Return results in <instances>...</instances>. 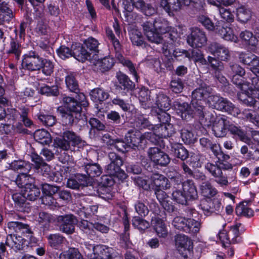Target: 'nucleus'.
Masks as SVG:
<instances>
[{
    "mask_svg": "<svg viewBox=\"0 0 259 259\" xmlns=\"http://www.w3.org/2000/svg\"><path fill=\"white\" fill-rule=\"evenodd\" d=\"M154 134L152 132L145 133L142 134L139 131H135L128 133L126 139L128 147L133 149H143L147 144V141L153 143H155Z\"/></svg>",
    "mask_w": 259,
    "mask_h": 259,
    "instance_id": "f257e3e1",
    "label": "nucleus"
},
{
    "mask_svg": "<svg viewBox=\"0 0 259 259\" xmlns=\"http://www.w3.org/2000/svg\"><path fill=\"white\" fill-rule=\"evenodd\" d=\"M212 88L205 83L201 84L200 86L195 89L192 94L191 105L194 110L203 108L205 104V99L208 98L212 93Z\"/></svg>",
    "mask_w": 259,
    "mask_h": 259,
    "instance_id": "f03ea898",
    "label": "nucleus"
},
{
    "mask_svg": "<svg viewBox=\"0 0 259 259\" xmlns=\"http://www.w3.org/2000/svg\"><path fill=\"white\" fill-rule=\"evenodd\" d=\"M108 157L110 163L107 165L106 168V172L109 175L116 177L120 180L125 179L126 175L120 168L123 164L121 158L114 152H110Z\"/></svg>",
    "mask_w": 259,
    "mask_h": 259,
    "instance_id": "7ed1b4c3",
    "label": "nucleus"
},
{
    "mask_svg": "<svg viewBox=\"0 0 259 259\" xmlns=\"http://www.w3.org/2000/svg\"><path fill=\"white\" fill-rule=\"evenodd\" d=\"M209 102L214 108L228 112L234 116L241 114L239 108L235 107L227 99L221 97L217 95L209 97Z\"/></svg>",
    "mask_w": 259,
    "mask_h": 259,
    "instance_id": "20e7f679",
    "label": "nucleus"
},
{
    "mask_svg": "<svg viewBox=\"0 0 259 259\" xmlns=\"http://www.w3.org/2000/svg\"><path fill=\"white\" fill-rule=\"evenodd\" d=\"M42 62V58L36 52L30 51L23 56L22 64L28 70L37 71L41 69Z\"/></svg>",
    "mask_w": 259,
    "mask_h": 259,
    "instance_id": "39448f33",
    "label": "nucleus"
},
{
    "mask_svg": "<svg viewBox=\"0 0 259 259\" xmlns=\"http://www.w3.org/2000/svg\"><path fill=\"white\" fill-rule=\"evenodd\" d=\"M187 41L192 47L202 48L206 44L207 37L202 30L195 27L192 29L191 33L187 36Z\"/></svg>",
    "mask_w": 259,
    "mask_h": 259,
    "instance_id": "423d86ee",
    "label": "nucleus"
},
{
    "mask_svg": "<svg viewBox=\"0 0 259 259\" xmlns=\"http://www.w3.org/2000/svg\"><path fill=\"white\" fill-rule=\"evenodd\" d=\"M148 158L155 164L166 166L170 162L168 155L158 147H151L147 151Z\"/></svg>",
    "mask_w": 259,
    "mask_h": 259,
    "instance_id": "0eeeda50",
    "label": "nucleus"
},
{
    "mask_svg": "<svg viewBox=\"0 0 259 259\" xmlns=\"http://www.w3.org/2000/svg\"><path fill=\"white\" fill-rule=\"evenodd\" d=\"M111 42H112L115 51V57L116 59L120 63L123 64L124 66H126L128 68L131 74H132L134 77L135 80L136 81H138V76L133 64L130 60L125 59L120 53L121 50V45L119 40L115 38L111 40Z\"/></svg>",
    "mask_w": 259,
    "mask_h": 259,
    "instance_id": "6e6552de",
    "label": "nucleus"
},
{
    "mask_svg": "<svg viewBox=\"0 0 259 259\" xmlns=\"http://www.w3.org/2000/svg\"><path fill=\"white\" fill-rule=\"evenodd\" d=\"M56 220L60 224V229L62 232L68 234L74 232L77 220L73 214L58 215Z\"/></svg>",
    "mask_w": 259,
    "mask_h": 259,
    "instance_id": "1a4fd4ad",
    "label": "nucleus"
},
{
    "mask_svg": "<svg viewBox=\"0 0 259 259\" xmlns=\"http://www.w3.org/2000/svg\"><path fill=\"white\" fill-rule=\"evenodd\" d=\"M208 51L221 61H227L230 58L229 49L217 42H211L208 47Z\"/></svg>",
    "mask_w": 259,
    "mask_h": 259,
    "instance_id": "9d476101",
    "label": "nucleus"
},
{
    "mask_svg": "<svg viewBox=\"0 0 259 259\" xmlns=\"http://www.w3.org/2000/svg\"><path fill=\"white\" fill-rule=\"evenodd\" d=\"M155 26V20L152 22L147 21L143 24V31L149 41L159 44L162 42V38L159 33H156Z\"/></svg>",
    "mask_w": 259,
    "mask_h": 259,
    "instance_id": "9b49d317",
    "label": "nucleus"
},
{
    "mask_svg": "<svg viewBox=\"0 0 259 259\" xmlns=\"http://www.w3.org/2000/svg\"><path fill=\"white\" fill-rule=\"evenodd\" d=\"M155 143L159 138H166L175 133V129L172 124H155L153 129Z\"/></svg>",
    "mask_w": 259,
    "mask_h": 259,
    "instance_id": "f8f14e48",
    "label": "nucleus"
},
{
    "mask_svg": "<svg viewBox=\"0 0 259 259\" xmlns=\"http://www.w3.org/2000/svg\"><path fill=\"white\" fill-rule=\"evenodd\" d=\"M194 115L197 116L200 122L204 126H209L214 124L219 116H216L211 113L208 112L205 107L194 110Z\"/></svg>",
    "mask_w": 259,
    "mask_h": 259,
    "instance_id": "ddd939ff",
    "label": "nucleus"
},
{
    "mask_svg": "<svg viewBox=\"0 0 259 259\" xmlns=\"http://www.w3.org/2000/svg\"><path fill=\"white\" fill-rule=\"evenodd\" d=\"M229 120L225 116H219L214 124H212V131L217 137H225L227 134V126Z\"/></svg>",
    "mask_w": 259,
    "mask_h": 259,
    "instance_id": "4468645a",
    "label": "nucleus"
},
{
    "mask_svg": "<svg viewBox=\"0 0 259 259\" xmlns=\"http://www.w3.org/2000/svg\"><path fill=\"white\" fill-rule=\"evenodd\" d=\"M221 206V204L218 200L207 199H202L199 204L200 208L206 215L219 211Z\"/></svg>",
    "mask_w": 259,
    "mask_h": 259,
    "instance_id": "2eb2a0df",
    "label": "nucleus"
},
{
    "mask_svg": "<svg viewBox=\"0 0 259 259\" xmlns=\"http://www.w3.org/2000/svg\"><path fill=\"white\" fill-rule=\"evenodd\" d=\"M182 188L188 201H194L198 199V192L193 181L187 180L183 182Z\"/></svg>",
    "mask_w": 259,
    "mask_h": 259,
    "instance_id": "dca6fc26",
    "label": "nucleus"
},
{
    "mask_svg": "<svg viewBox=\"0 0 259 259\" xmlns=\"http://www.w3.org/2000/svg\"><path fill=\"white\" fill-rule=\"evenodd\" d=\"M28 242L22 236L18 235L9 234L6 239V244L15 250L23 249L25 243Z\"/></svg>",
    "mask_w": 259,
    "mask_h": 259,
    "instance_id": "f3484780",
    "label": "nucleus"
},
{
    "mask_svg": "<svg viewBox=\"0 0 259 259\" xmlns=\"http://www.w3.org/2000/svg\"><path fill=\"white\" fill-rule=\"evenodd\" d=\"M176 246L179 251L188 250L193 249V242L190 238L184 234H178L175 236Z\"/></svg>",
    "mask_w": 259,
    "mask_h": 259,
    "instance_id": "a211bd4d",
    "label": "nucleus"
},
{
    "mask_svg": "<svg viewBox=\"0 0 259 259\" xmlns=\"http://www.w3.org/2000/svg\"><path fill=\"white\" fill-rule=\"evenodd\" d=\"M222 23L218 21V24H217L216 32L226 40L236 42L237 37L234 34L232 29L229 27L222 26Z\"/></svg>",
    "mask_w": 259,
    "mask_h": 259,
    "instance_id": "6ab92c4d",
    "label": "nucleus"
},
{
    "mask_svg": "<svg viewBox=\"0 0 259 259\" xmlns=\"http://www.w3.org/2000/svg\"><path fill=\"white\" fill-rule=\"evenodd\" d=\"M87 182L88 179L85 175L77 174L68 179L66 186L72 189H78L80 187L87 185Z\"/></svg>",
    "mask_w": 259,
    "mask_h": 259,
    "instance_id": "aec40b11",
    "label": "nucleus"
},
{
    "mask_svg": "<svg viewBox=\"0 0 259 259\" xmlns=\"http://www.w3.org/2000/svg\"><path fill=\"white\" fill-rule=\"evenodd\" d=\"M244 75H231L230 77L231 78V81L233 84L236 85L242 91H245L247 89H249L250 90H256L254 88H251V84L250 83V80H247V79L249 80L247 76L246 77H244Z\"/></svg>",
    "mask_w": 259,
    "mask_h": 259,
    "instance_id": "412c9836",
    "label": "nucleus"
},
{
    "mask_svg": "<svg viewBox=\"0 0 259 259\" xmlns=\"http://www.w3.org/2000/svg\"><path fill=\"white\" fill-rule=\"evenodd\" d=\"M175 107L177 113L180 115L181 118L183 119H187L188 117L194 114V108L191 109V106L186 102L180 103L176 102Z\"/></svg>",
    "mask_w": 259,
    "mask_h": 259,
    "instance_id": "4be33fe9",
    "label": "nucleus"
},
{
    "mask_svg": "<svg viewBox=\"0 0 259 259\" xmlns=\"http://www.w3.org/2000/svg\"><path fill=\"white\" fill-rule=\"evenodd\" d=\"M152 184L155 189H167L170 186L168 180L164 176L158 174H153L151 177Z\"/></svg>",
    "mask_w": 259,
    "mask_h": 259,
    "instance_id": "5701e85b",
    "label": "nucleus"
},
{
    "mask_svg": "<svg viewBox=\"0 0 259 259\" xmlns=\"http://www.w3.org/2000/svg\"><path fill=\"white\" fill-rule=\"evenodd\" d=\"M155 104L158 110H168L171 106V101L169 98L162 92L156 94L155 100Z\"/></svg>",
    "mask_w": 259,
    "mask_h": 259,
    "instance_id": "b1692460",
    "label": "nucleus"
},
{
    "mask_svg": "<svg viewBox=\"0 0 259 259\" xmlns=\"http://www.w3.org/2000/svg\"><path fill=\"white\" fill-rule=\"evenodd\" d=\"M62 102L64 107L68 110V111L79 114L81 111V107L77 102V99L68 96H64L62 98Z\"/></svg>",
    "mask_w": 259,
    "mask_h": 259,
    "instance_id": "393cba45",
    "label": "nucleus"
},
{
    "mask_svg": "<svg viewBox=\"0 0 259 259\" xmlns=\"http://www.w3.org/2000/svg\"><path fill=\"white\" fill-rule=\"evenodd\" d=\"M62 137L72 146H77L79 148L84 145V142L72 131H65L63 134Z\"/></svg>",
    "mask_w": 259,
    "mask_h": 259,
    "instance_id": "a878e982",
    "label": "nucleus"
},
{
    "mask_svg": "<svg viewBox=\"0 0 259 259\" xmlns=\"http://www.w3.org/2000/svg\"><path fill=\"white\" fill-rule=\"evenodd\" d=\"M154 229L159 237L165 238L167 236L168 231L163 221L159 218L155 217L152 220Z\"/></svg>",
    "mask_w": 259,
    "mask_h": 259,
    "instance_id": "bb28decb",
    "label": "nucleus"
},
{
    "mask_svg": "<svg viewBox=\"0 0 259 259\" xmlns=\"http://www.w3.org/2000/svg\"><path fill=\"white\" fill-rule=\"evenodd\" d=\"M9 1L6 3H0V24L8 23L13 18L12 11L8 7Z\"/></svg>",
    "mask_w": 259,
    "mask_h": 259,
    "instance_id": "cd10ccee",
    "label": "nucleus"
},
{
    "mask_svg": "<svg viewBox=\"0 0 259 259\" xmlns=\"http://www.w3.org/2000/svg\"><path fill=\"white\" fill-rule=\"evenodd\" d=\"M116 77L121 89L126 91L134 89L135 86L134 83L125 74L119 71L117 72Z\"/></svg>",
    "mask_w": 259,
    "mask_h": 259,
    "instance_id": "c85d7f7f",
    "label": "nucleus"
},
{
    "mask_svg": "<svg viewBox=\"0 0 259 259\" xmlns=\"http://www.w3.org/2000/svg\"><path fill=\"white\" fill-rule=\"evenodd\" d=\"M244 231L243 225L239 223H237L231 227L229 233L232 243H237L241 241V239L239 237V235L240 232H243Z\"/></svg>",
    "mask_w": 259,
    "mask_h": 259,
    "instance_id": "c756f323",
    "label": "nucleus"
},
{
    "mask_svg": "<svg viewBox=\"0 0 259 259\" xmlns=\"http://www.w3.org/2000/svg\"><path fill=\"white\" fill-rule=\"evenodd\" d=\"M34 138L36 141L42 145H49L52 142L50 134L44 129L36 130L34 133Z\"/></svg>",
    "mask_w": 259,
    "mask_h": 259,
    "instance_id": "7c9ffc66",
    "label": "nucleus"
},
{
    "mask_svg": "<svg viewBox=\"0 0 259 259\" xmlns=\"http://www.w3.org/2000/svg\"><path fill=\"white\" fill-rule=\"evenodd\" d=\"M27 172H21L18 175L15 183L17 186L23 188L28 187V186L34 183V179L30 175H27Z\"/></svg>",
    "mask_w": 259,
    "mask_h": 259,
    "instance_id": "2f4dec72",
    "label": "nucleus"
},
{
    "mask_svg": "<svg viewBox=\"0 0 259 259\" xmlns=\"http://www.w3.org/2000/svg\"><path fill=\"white\" fill-rule=\"evenodd\" d=\"M200 190L204 197L208 198L214 197L218 193L217 190L209 181L202 182L200 185Z\"/></svg>",
    "mask_w": 259,
    "mask_h": 259,
    "instance_id": "473e14b6",
    "label": "nucleus"
},
{
    "mask_svg": "<svg viewBox=\"0 0 259 259\" xmlns=\"http://www.w3.org/2000/svg\"><path fill=\"white\" fill-rule=\"evenodd\" d=\"M160 5L169 15L181 9L180 0H161Z\"/></svg>",
    "mask_w": 259,
    "mask_h": 259,
    "instance_id": "72a5a7b5",
    "label": "nucleus"
},
{
    "mask_svg": "<svg viewBox=\"0 0 259 259\" xmlns=\"http://www.w3.org/2000/svg\"><path fill=\"white\" fill-rule=\"evenodd\" d=\"M24 188V197L30 201H34L40 197V190L34 183Z\"/></svg>",
    "mask_w": 259,
    "mask_h": 259,
    "instance_id": "f704fd0d",
    "label": "nucleus"
},
{
    "mask_svg": "<svg viewBox=\"0 0 259 259\" xmlns=\"http://www.w3.org/2000/svg\"><path fill=\"white\" fill-rule=\"evenodd\" d=\"M84 46H82L78 44L74 49V57L80 62H84L90 56L91 53L88 50L85 49Z\"/></svg>",
    "mask_w": 259,
    "mask_h": 259,
    "instance_id": "c9c22d12",
    "label": "nucleus"
},
{
    "mask_svg": "<svg viewBox=\"0 0 259 259\" xmlns=\"http://www.w3.org/2000/svg\"><path fill=\"white\" fill-rule=\"evenodd\" d=\"M227 128V131H229L235 137H237L245 143L249 142V138L246 136L245 132L240 128V127L232 124L229 120V125H228Z\"/></svg>",
    "mask_w": 259,
    "mask_h": 259,
    "instance_id": "e433bc0d",
    "label": "nucleus"
},
{
    "mask_svg": "<svg viewBox=\"0 0 259 259\" xmlns=\"http://www.w3.org/2000/svg\"><path fill=\"white\" fill-rule=\"evenodd\" d=\"M131 40L133 45L146 48L147 44L144 40L142 33L137 29H133L130 32Z\"/></svg>",
    "mask_w": 259,
    "mask_h": 259,
    "instance_id": "4c0bfd02",
    "label": "nucleus"
},
{
    "mask_svg": "<svg viewBox=\"0 0 259 259\" xmlns=\"http://www.w3.org/2000/svg\"><path fill=\"white\" fill-rule=\"evenodd\" d=\"M84 246L85 248L89 251H92L94 254L96 253H103L105 255L106 253H111L113 251V248L108 247L106 246L103 245H97L94 246L88 242L84 243Z\"/></svg>",
    "mask_w": 259,
    "mask_h": 259,
    "instance_id": "58836bf2",
    "label": "nucleus"
},
{
    "mask_svg": "<svg viewBox=\"0 0 259 259\" xmlns=\"http://www.w3.org/2000/svg\"><path fill=\"white\" fill-rule=\"evenodd\" d=\"M84 169L90 177H96L100 176L102 169L100 165L96 163H87L84 164Z\"/></svg>",
    "mask_w": 259,
    "mask_h": 259,
    "instance_id": "ea45409f",
    "label": "nucleus"
},
{
    "mask_svg": "<svg viewBox=\"0 0 259 259\" xmlns=\"http://www.w3.org/2000/svg\"><path fill=\"white\" fill-rule=\"evenodd\" d=\"M18 235H21V236H23L25 237L26 238V239L29 241V243H36L37 240L36 238L33 236L32 231L29 226L27 224L22 222Z\"/></svg>",
    "mask_w": 259,
    "mask_h": 259,
    "instance_id": "a19ab883",
    "label": "nucleus"
},
{
    "mask_svg": "<svg viewBox=\"0 0 259 259\" xmlns=\"http://www.w3.org/2000/svg\"><path fill=\"white\" fill-rule=\"evenodd\" d=\"M49 245L53 248L58 249L65 241V238L60 234H52L47 237Z\"/></svg>",
    "mask_w": 259,
    "mask_h": 259,
    "instance_id": "79ce46f5",
    "label": "nucleus"
},
{
    "mask_svg": "<svg viewBox=\"0 0 259 259\" xmlns=\"http://www.w3.org/2000/svg\"><path fill=\"white\" fill-rule=\"evenodd\" d=\"M109 96L108 92L100 88L95 89L90 93L91 98L95 102L106 100L108 98Z\"/></svg>",
    "mask_w": 259,
    "mask_h": 259,
    "instance_id": "37998d69",
    "label": "nucleus"
},
{
    "mask_svg": "<svg viewBox=\"0 0 259 259\" xmlns=\"http://www.w3.org/2000/svg\"><path fill=\"white\" fill-rule=\"evenodd\" d=\"M186 223L184 232L195 235L199 231L201 224L199 221L193 219L187 218Z\"/></svg>",
    "mask_w": 259,
    "mask_h": 259,
    "instance_id": "c03bdc74",
    "label": "nucleus"
},
{
    "mask_svg": "<svg viewBox=\"0 0 259 259\" xmlns=\"http://www.w3.org/2000/svg\"><path fill=\"white\" fill-rule=\"evenodd\" d=\"M22 47L18 41L14 39H11L9 48L7 51V54L14 55L16 60H19L21 54Z\"/></svg>",
    "mask_w": 259,
    "mask_h": 259,
    "instance_id": "a18cd8bd",
    "label": "nucleus"
},
{
    "mask_svg": "<svg viewBox=\"0 0 259 259\" xmlns=\"http://www.w3.org/2000/svg\"><path fill=\"white\" fill-rule=\"evenodd\" d=\"M237 17L239 21L245 23L251 18V11L248 8L241 6L237 9Z\"/></svg>",
    "mask_w": 259,
    "mask_h": 259,
    "instance_id": "49530a36",
    "label": "nucleus"
},
{
    "mask_svg": "<svg viewBox=\"0 0 259 259\" xmlns=\"http://www.w3.org/2000/svg\"><path fill=\"white\" fill-rule=\"evenodd\" d=\"M37 117L39 121L46 126H52L56 122V118L55 116L46 114L42 111L38 113Z\"/></svg>",
    "mask_w": 259,
    "mask_h": 259,
    "instance_id": "de8ad7c7",
    "label": "nucleus"
},
{
    "mask_svg": "<svg viewBox=\"0 0 259 259\" xmlns=\"http://www.w3.org/2000/svg\"><path fill=\"white\" fill-rule=\"evenodd\" d=\"M114 64V60L113 58L106 57L103 59L99 60L96 65L101 72H105L111 69Z\"/></svg>",
    "mask_w": 259,
    "mask_h": 259,
    "instance_id": "09e8293b",
    "label": "nucleus"
},
{
    "mask_svg": "<svg viewBox=\"0 0 259 259\" xmlns=\"http://www.w3.org/2000/svg\"><path fill=\"white\" fill-rule=\"evenodd\" d=\"M156 33L161 36L162 34L166 33L170 29V26L167 21L164 19L158 18L155 20Z\"/></svg>",
    "mask_w": 259,
    "mask_h": 259,
    "instance_id": "8fccbe9b",
    "label": "nucleus"
},
{
    "mask_svg": "<svg viewBox=\"0 0 259 259\" xmlns=\"http://www.w3.org/2000/svg\"><path fill=\"white\" fill-rule=\"evenodd\" d=\"M11 168L14 170H20L21 172H28L30 169V164L22 160H14L11 164Z\"/></svg>",
    "mask_w": 259,
    "mask_h": 259,
    "instance_id": "3c124183",
    "label": "nucleus"
},
{
    "mask_svg": "<svg viewBox=\"0 0 259 259\" xmlns=\"http://www.w3.org/2000/svg\"><path fill=\"white\" fill-rule=\"evenodd\" d=\"M172 200L176 203L186 205L189 201L186 197L184 191L179 189H175L171 194Z\"/></svg>",
    "mask_w": 259,
    "mask_h": 259,
    "instance_id": "603ef678",
    "label": "nucleus"
},
{
    "mask_svg": "<svg viewBox=\"0 0 259 259\" xmlns=\"http://www.w3.org/2000/svg\"><path fill=\"white\" fill-rule=\"evenodd\" d=\"M197 20L206 29L209 31L216 30L217 27V24H218V22L214 25L211 20L207 16L199 15L197 16Z\"/></svg>",
    "mask_w": 259,
    "mask_h": 259,
    "instance_id": "864d4df0",
    "label": "nucleus"
},
{
    "mask_svg": "<svg viewBox=\"0 0 259 259\" xmlns=\"http://www.w3.org/2000/svg\"><path fill=\"white\" fill-rule=\"evenodd\" d=\"M166 110H158L152 109L151 113L153 116L156 117L157 119L160 122V124H170V116L169 114L165 112Z\"/></svg>",
    "mask_w": 259,
    "mask_h": 259,
    "instance_id": "5fc2aeb1",
    "label": "nucleus"
},
{
    "mask_svg": "<svg viewBox=\"0 0 259 259\" xmlns=\"http://www.w3.org/2000/svg\"><path fill=\"white\" fill-rule=\"evenodd\" d=\"M181 137L183 141L186 144L194 143L196 139V136L192 130L183 128L181 131Z\"/></svg>",
    "mask_w": 259,
    "mask_h": 259,
    "instance_id": "6e6d98bb",
    "label": "nucleus"
},
{
    "mask_svg": "<svg viewBox=\"0 0 259 259\" xmlns=\"http://www.w3.org/2000/svg\"><path fill=\"white\" fill-rule=\"evenodd\" d=\"M60 259H83L82 256L75 248H69L68 250L62 252L59 255Z\"/></svg>",
    "mask_w": 259,
    "mask_h": 259,
    "instance_id": "4d7b16f0",
    "label": "nucleus"
},
{
    "mask_svg": "<svg viewBox=\"0 0 259 259\" xmlns=\"http://www.w3.org/2000/svg\"><path fill=\"white\" fill-rule=\"evenodd\" d=\"M151 93L150 91L144 88L142 89L139 93V98L142 105H144V108L149 107L152 105V102L150 98Z\"/></svg>",
    "mask_w": 259,
    "mask_h": 259,
    "instance_id": "13d9d810",
    "label": "nucleus"
},
{
    "mask_svg": "<svg viewBox=\"0 0 259 259\" xmlns=\"http://www.w3.org/2000/svg\"><path fill=\"white\" fill-rule=\"evenodd\" d=\"M132 225L135 228L138 229L141 232H143L150 227L149 222L139 217H133Z\"/></svg>",
    "mask_w": 259,
    "mask_h": 259,
    "instance_id": "bf43d9fd",
    "label": "nucleus"
},
{
    "mask_svg": "<svg viewBox=\"0 0 259 259\" xmlns=\"http://www.w3.org/2000/svg\"><path fill=\"white\" fill-rule=\"evenodd\" d=\"M65 82L67 87L70 91L77 94L79 91L78 85L73 73H69L66 76Z\"/></svg>",
    "mask_w": 259,
    "mask_h": 259,
    "instance_id": "052dcab7",
    "label": "nucleus"
},
{
    "mask_svg": "<svg viewBox=\"0 0 259 259\" xmlns=\"http://www.w3.org/2000/svg\"><path fill=\"white\" fill-rule=\"evenodd\" d=\"M248 202L244 201L240 203L236 208V212L237 215H241L247 217L253 216V210L247 206Z\"/></svg>",
    "mask_w": 259,
    "mask_h": 259,
    "instance_id": "680f3d73",
    "label": "nucleus"
},
{
    "mask_svg": "<svg viewBox=\"0 0 259 259\" xmlns=\"http://www.w3.org/2000/svg\"><path fill=\"white\" fill-rule=\"evenodd\" d=\"M242 116L240 117L246 118L252 122L255 125L259 127V115L254 111L248 109H245L241 113Z\"/></svg>",
    "mask_w": 259,
    "mask_h": 259,
    "instance_id": "e2e57ef3",
    "label": "nucleus"
},
{
    "mask_svg": "<svg viewBox=\"0 0 259 259\" xmlns=\"http://www.w3.org/2000/svg\"><path fill=\"white\" fill-rule=\"evenodd\" d=\"M62 121L65 125H71L77 118V116L80 115L77 113H75L69 111H62Z\"/></svg>",
    "mask_w": 259,
    "mask_h": 259,
    "instance_id": "0e129e2a",
    "label": "nucleus"
},
{
    "mask_svg": "<svg viewBox=\"0 0 259 259\" xmlns=\"http://www.w3.org/2000/svg\"><path fill=\"white\" fill-rule=\"evenodd\" d=\"M172 148L175 155L181 160H185L188 157V151L181 144H175Z\"/></svg>",
    "mask_w": 259,
    "mask_h": 259,
    "instance_id": "69168bd1",
    "label": "nucleus"
},
{
    "mask_svg": "<svg viewBox=\"0 0 259 259\" xmlns=\"http://www.w3.org/2000/svg\"><path fill=\"white\" fill-rule=\"evenodd\" d=\"M240 37L246 44L252 46H255L257 44V39L253 35L252 33L249 31H242L240 34Z\"/></svg>",
    "mask_w": 259,
    "mask_h": 259,
    "instance_id": "338daca9",
    "label": "nucleus"
},
{
    "mask_svg": "<svg viewBox=\"0 0 259 259\" xmlns=\"http://www.w3.org/2000/svg\"><path fill=\"white\" fill-rule=\"evenodd\" d=\"M153 66L155 70L158 72L165 68H170L171 64L169 61L163 62V58H154L152 59Z\"/></svg>",
    "mask_w": 259,
    "mask_h": 259,
    "instance_id": "774afa93",
    "label": "nucleus"
}]
</instances>
